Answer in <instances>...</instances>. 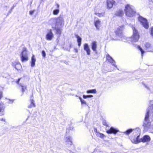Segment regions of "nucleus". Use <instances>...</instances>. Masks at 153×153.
Wrapping results in <instances>:
<instances>
[{"instance_id":"f257e3e1","label":"nucleus","mask_w":153,"mask_h":153,"mask_svg":"<svg viewBox=\"0 0 153 153\" xmlns=\"http://www.w3.org/2000/svg\"><path fill=\"white\" fill-rule=\"evenodd\" d=\"M146 111L147 112L143 125L144 127V131H145L148 130L151 125V123L149 120V114L151 117L152 120L153 121V104H150L147 108Z\"/></svg>"},{"instance_id":"f03ea898","label":"nucleus","mask_w":153,"mask_h":153,"mask_svg":"<svg viewBox=\"0 0 153 153\" xmlns=\"http://www.w3.org/2000/svg\"><path fill=\"white\" fill-rule=\"evenodd\" d=\"M49 22L52 26L54 23V26L63 27L64 23L63 15H61L58 17L52 18L49 20Z\"/></svg>"},{"instance_id":"7ed1b4c3","label":"nucleus","mask_w":153,"mask_h":153,"mask_svg":"<svg viewBox=\"0 0 153 153\" xmlns=\"http://www.w3.org/2000/svg\"><path fill=\"white\" fill-rule=\"evenodd\" d=\"M125 12L126 16L129 17H133L135 14L133 6L128 4L125 6Z\"/></svg>"},{"instance_id":"20e7f679","label":"nucleus","mask_w":153,"mask_h":153,"mask_svg":"<svg viewBox=\"0 0 153 153\" xmlns=\"http://www.w3.org/2000/svg\"><path fill=\"white\" fill-rule=\"evenodd\" d=\"M133 31V35L130 39V41L132 43L137 42L139 38V35L137 31L136 30L134 27L132 28Z\"/></svg>"},{"instance_id":"39448f33","label":"nucleus","mask_w":153,"mask_h":153,"mask_svg":"<svg viewBox=\"0 0 153 153\" xmlns=\"http://www.w3.org/2000/svg\"><path fill=\"white\" fill-rule=\"evenodd\" d=\"M21 60L22 62H24L27 61L28 59L27 51L26 48H24L22 51L20 55Z\"/></svg>"},{"instance_id":"423d86ee","label":"nucleus","mask_w":153,"mask_h":153,"mask_svg":"<svg viewBox=\"0 0 153 153\" xmlns=\"http://www.w3.org/2000/svg\"><path fill=\"white\" fill-rule=\"evenodd\" d=\"M138 20L140 22L141 24L146 29L148 28L149 25L147 20L146 19H145L141 16H140L138 18Z\"/></svg>"},{"instance_id":"0eeeda50","label":"nucleus","mask_w":153,"mask_h":153,"mask_svg":"<svg viewBox=\"0 0 153 153\" xmlns=\"http://www.w3.org/2000/svg\"><path fill=\"white\" fill-rule=\"evenodd\" d=\"M132 131H133V133H136L137 134H140V130L138 128H137L135 129H129L124 132H120L123 133L124 134L125 133L126 134H129L130 133H131Z\"/></svg>"},{"instance_id":"6e6552de","label":"nucleus","mask_w":153,"mask_h":153,"mask_svg":"<svg viewBox=\"0 0 153 153\" xmlns=\"http://www.w3.org/2000/svg\"><path fill=\"white\" fill-rule=\"evenodd\" d=\"M140 139L139 135L137 136L132 135L130 137V139L132 142L135 144H137L140 143Z\"/></svg>"},{"instance_id":"1a4fd4ad","label":"nucleus","mask_w":153,"mask_h":153,"mask_svg":"<svg viewBox=\"0 0 153 153\" xmlns=\"http://www.w3.org/2000/svg\"><path fill=\"white\" fill-rule=\"evenodd\" d=\"M123 29V26L120 27H118L117 30L115 31L116 34L118 36L122 37V32Z\"/></svg>"},{"instance_id":"9d476101","label":"nucleus","mask_w":153,"mask_h":153,"mask_svg":"<svg viewBox=\"0 0 153 153\" xmlns=\"http://www.w3.org/2000/svg\"><path fill=\"white\" fill-rule=\"evenodd\" d=\"M12 65L18 71L20 70L22 67L20 63L17 61H14L12 63Z\"/></svg>"},{"instance_id":"9b49d317","label":"nucleus","mask_w":153,"mask_h":153,"mask_svg":"<svg viewBox=\"0 0 153 153\" xmlns=\"http://www.w3.org/2000/svg\"><path fill=\"white\" fill-rule=\"evenodd\" d=\"M106 59L107 60L111 63L113 65L117 67V65L115 64V61L113 59V58L108 54L106 56Z\"/></svg>"},{"instance_id":"f8f14e48","label":"nucleus","mask_w":153,"mask_h":153,"mask_svg":"<svg viewBox=\"0 0 153 153\" xmlns=\"http://www.w3.org/2000/svg\"><path fill=\"white\" fill-rule=\"evenodd\" d=\"M118 131H119V130L118 129L111 127L110 129L106 131V132L108 134L111 133L116 134Z\"/></svg>"},{"instance_id":"ddd939ff","label":"nucleus","mask_w":153,"mask_h":153,"mask_svg":"<svg viewBox=\"0 0 153 153\" xmlns=\"http://www.w3.org/2000/svg\"><path fill=\"white\" fill-rule=\"evenodd\" d=\"M53 37V34L52 32V30H50L49 31V32L46 35V39L48 40H51Z\"/></svg>"},{"instance_id":"4468645a","label":"nucleus","mask_w":153,"mask_h":153,"mask_svg":"<svg viewBox=\"0 0 153 153\" xmlns=\"http://www.w3.org/2000/svg\"><path fill=\"white\" fill-rule=\"evenodd\" d=\"M150 140V137L147 135H145L142 138L140 139V141L141 142L143 143L148 142Z\"/></svg>"},{"instance_id":"2eb2a0df","label":"nucleus","mask_w":153,"mask_h":153,"mask_svg":"<svg viewBox=\"0 0 153 153\" xmlns=\"http://www.w3.org/2000/svg\"><path fill=\"white\" fill-rule=\"evenodd\" d=\"M61 27L60 26H52V28L53 30H56V33L57 34H58L59 35L61 33Z\"/></svg>"},{"instance_id":"dca6fc26","label":"nucleus","mask_w":153,"mask_h":153,"mask_svg":"<svg viewBox=\"0 0 153 153\" xmlns=\"http://www.w3.org/2000/svg\"><path fill=\"white\" fill-rule=\"evenodd\" d=\"M115 2V1L113 0H107V7L109 8H111Z\"/></svg>"},{"instance_id":"f3484780","label":"nucleus","mask_w":153,"mask_h":153,"mask_svg":"<svg viewBox=\"0 0 153 153\" xmlns=\"http://www.w3.org/2000/svg\"><path fill=\"white\" fill-rule=\"evenodd\" d=\"M84 49L87 53L88 55H90V54L91 50L88 44L85 43L84 45Z\"/></svg>"},{"instance_id":"a211bd4d","label":"nucleus","mask_w":153,"mask_h":153,"mask_svg":"<svg viewBox=\"0 0 153 153\" xmlns=\"http://www.w3.org/2000/svg\"><path fill=\"white\" fill-rule=\"evenodd\" d=\"M97 45L96 42L95 41L93 42L91 44V46L92 49L94 52L96 51Z\"/></svg>"},{"instance_id":"6ab92c4d","label":"nucleus","mask_w":153,"mask_h":153,"mask_svg":"<svg viewBox=\"0 0 153 153\" xmlns=\"http://www.w3.org/2000/svg\"><path fill=\"white\" fill-rule=\"evenodd\" d=\"M31 66L32 67H34L35 64L36 59L34 55H33L31 57Z\"/></svg>"},{"instance_id":"aec40b11","label":"nucleus","mask_w":153,"mask_h":153,"mask_svg":"<svg viewBox=\"0 0 153 153\" xmlns=\"http://www.w3.org/2000/svg\"><path fill=\"white\" fill-rule=\"evenodd\" d=\"M100 21L98 20L94 22V25L97 30H99L100 25Z\"/></svg>"},{"instance_id":"412c9836","label":"nucleus","mask_w":153,"mask_h":153,"mask_svg":"<svg viewBox=\"0 0 153 153\" xmlns=\"http://www.w3.org/2000/svg\"><path fill=\"white\" fill-rule=\"evenodd\" d=\"M145 46L146 48V49L148 51H150L149 50L151 47V45L149 42H146L145 44Z\"/></svg>"},{"instance_id":"4be33fe9","label":"nucleus","mask_w":153,"mask_h":153,"mask_svg":"<svg viewBox=\"0 0 153 153\" xmlns=\"http://www.w3.org/2000/svg\"><path fill=\"white\" fill-rule=\"evenodd\" d=\"M75 36L77 39V42L78 43V45L79 47L81 46V38L77 35H76Z\"/></svg>"},{"instance_id":"5701e85b","label":"nucleus","mask_w":153,"mask_h":153,"mask_svg":"<svg viewBox=\"0 0 153 153\" xmlns=\"http://www.w3.org/2000/svg\"><path fill=\"white\" fill-rule=\"evenodd\" d=\"M30 104L28 106V108H31L35 106V104L34 102V100L33 99H30Z\"/></svg>"},{"instance_id":"b1692460","label":"nucleus","mask_w":153,"mask_h":153,"mask_svg":"<svg viewBox=\"0 0 153 153\" xmlns=\"http://www.w3.org/2000/svg\"><path fill=\"white\" fill-rule=\"evenodd\" d=\"M66 145L68 146L73 144L72 141L70 138H66Z\"/></svg>"},{"instance_id":"393cba45","label":"nucleus","mask_w":153,"mask_h":153,"mask_svg":"<svg viewBox=\"0 0 153 153\" xmlns=\"http://www.w3.org/2000/svg\"><path fill=\"white\" fill-rule=\"evenodd\" d=\"M116 14L117 16H122L123 15V12L122 10H119L116 12Z\"/></svg>"},{"instance_id":"a878e982","label":"nucleus","mask_w":153,"mask_h":153,"mask_svg":"<svg viewBox=\"0 0 153 153\" xmlns=\"http://www.w3.org/2000/svg\"><path fill=\"white\" fill-rule=\"evenodd\" d=\"M97 92L96 90L95 89L90 90L87 91V93H96Z\"/></svg>"},{"instance_id":"bb28decb","label":"nucleus","mask_w":153,"mask_h":153,"mask_svg":"<svg viewBox=\"0 0 153 153\" xmlns=\"http://www.w3.org/2000/svg\"><path fill=\"white\" fill-rule=\"evenodd\" d=\"M137 48L139 50L141 53L142 56H143V55L144 53L145 52L142 49V48L139 45L137 46Z\"/></svg>"},{"instance_id":"cd10ccee","label":"nucleus","mask_w":153,"mask_h":153,"mask_svg":"<svg viewBox=\"0 0 153 153\" xmlns=\"http://www.w3.org/2000/svg\"><path fill=\"white\" fill-rule=\"evenodd\" d=\"M59 12V9H57L53 10V13L54 15H57Z\"/></svg>"},{"instance_id":"c85d7f7f","label":"nucleus","mask_w":153,"mask_h":153,"mask_svg":"<svg viewBox=\"0 0 153 153\" xmlns=\"http://www.w3.org/2000/svg\"><path fill=\"white\" fill-rule=\"evenodd\" d=\"M79 98L80 101L82 105H87L86 102L80 97H79Z\"/></svg>"},{"instance_id":"c756f323","label":"nucleus","mask_w":153,"mask_h":153,"mask_svg":"<svg viewBox=\"0 0 153 153\" xmlns=\"http://www.w3.org/2000/svg\"><path fill=\"white\" fill-rule=\"evenodd\" d=\"M93 96L91 95H84L83 96V97L84 99H86L88 98H91L93 97Z\"/></svg>"},{"instance_id":"7c9ffc66","label":"nucleus","mask_w":153,"mask_h":153,"mask_svg":"<svg viewBox=\"0 0 153 153\" xmlns=\"http://www.w3.org/2000/svg\"><path fill=\"white\" fill-rule=\"evenodd\" d=\"M15 7V6L14 5H13L11 8L10 9V10L9 11L8 13V14H7L8 15H9V14H10V13H11L12 11L14 9V8Z\"/></svg>"},{"instance_id":"2f4dec72","label":"nucleus","mask_w":153,"mask_h":153,"mask_svg":"<svg viewBox=\"0 0 153 153\" xmlns=\"http://www.w3.org/2000/svg\"><path fill=\"white\" fill-rule=\"evenodd\" d=\"M3 107V104L0 103V112L4 110Z\"/></svg>"},{"instance_id":"473e14b6","label":"nucleus","mask_w":153,"mask_h":153,"mask_svg":"<svg viewBox=\"0 0 153 153\" xmlns=\"http://www.w3.org/2000/svg\"><path fill=\"white\" fill-rule=\"evenodd\" d=\"M20 86L22 87V91L23 92L26 89V86H23L20 85Z\"/></svg>"},{"instance_id":"72a5a7b5","label":"nucleus","mask_w":153,"mask_h":153,"mask_svg":"<svg viewBox=\"0 0 153 153\" xmlns=\"http://www.w3.org/2000/svg\"><path fill=\"white\" fill-rule=\"evenodd\" d=\"M102 124L106 126H108V125H107V123L106 122V121L105 120H104L102 121Z\"/></svg>"},{"instance_id":"f704fd0d","label":"nucleus","mask_w":153,"mask_h":153,"mask_svg":"<svg viewBox=\"0 0 153 153\" xmlns=\"http://www.w3.org/2000/svg\"><path fill=\"white\" fill-rule=\"evenodd\" d=\"M42 55L43 57H45L46 56V53L45 51H42Z\"/></svg>"},{"instance_id":"c9c22d12","label":"nucleus","mask_w":153,"mask_h":153,"mask_svg":"<svg viewBox=\"0 0 153 153\" xmlns=\"http://www.w3.org/2000/svg\"><path fill=\"white\" fill-rule=\"evenodd\" d=\"M3 97V93L2 92L0 91V100L1 99L2 97Z\"/></svg>"},{"instance_id":"e433bc0d","label":"nucleus","mask_w":153,"mask_h":153,"mask_svg":"<svg viewBox=\"0 0 153 153\" xmlns=\"http://www.w3.org/2000/svg\"><path fill=\"white\" fill-rule=\"evenodd\" d=\"M97 15L100 17L103 16H104V14L103 13H98Z\"/></svg>"},{"instance_id":"4c0bfd02","label":"nucleus","mask_w":153,"mask_h":153,"mask_svg":"<svg viewBox=\"0 0 153 153\" xmlns=\"http://www.w3.org/2000/svg\"><path fill=\"white\" fill-rule=\"evenodd\" d=\"M35 11L34 10H31L30 11V15H32L33 14V13Z\"/></svg>"},{"instance_id":"58836bf2","label":"nucleus","mask_w":153,"mask_h":153,"mask_svg":"<svg viewBox=\"0 0 153 153\" xmlns=\"http://www.w3.org/2000/svg\"><path fill=\"white\" fill-rule=\"evenodd\" d=\"M93 129H94V131L93 132V133H97V129L96 128H94Z\"/></svg>"},{"instance_id":"ea45409f","label":"nucleus","mask_w":153,"mask_h":153,"mask_svg":"<svg viewBox=\"0 0 153 153\" xmlns=\"http://www.w3.org/2000/svg\"><path fill=\"white\" fill-rule=\"evenodd\" d=\"M143 84L144 86H145L146 88L148 89H149V88L148 86L146 85L144 83H143Z\"/></svg>"},{"instance_id":"a19ab883","label":"nucleus","mask_w":153,"mask_h":153,"mask_svg":"<svg viewBox=\"0 0 153 153\" xmlns=\"http://www.w3.org/2000/svg\"><path fill=\"white\" fill-rule=\"evenodd\" d=\"M151 34L153 37V27L151 28Z\"/></svg>"},{"instance_id":"79ce46f5","label":"nucleus","mask_w":153,"mask_h":153,"mask_svg":"<svg viewBox=\"0 0 153 153\" xmlns=\"http://www.w3.org/2000/svg\"><path fill=\"white\" fill-rule=\"evenodd\" d=\"M20 78L19 79H18V80L16 81V83H17V84H19V81H20Z\"/></svg>"},{"instance_id":"37998d69","label":"nucleus","mask_w":153,"mask_h":153,"mask_svg":"<svg viewBox=\"0 0 153 153\" xmlns=\"http://www.w3.org/2000/svg\"><path fill=\"white\" fill-rule=\"evenodd\" d=\"M104 136V134H100V137H103Z\"/></svg>"},{"instance_id":"c03bdc74","label":"nucleus","mask_w":153,"mask_h":153,"mask_svg":"<svg viewBox=\"0 0 153 153\" xmlns=\"http://www.w3.org/2000/svg\"><path fill=\"white\" fill-rule=\"evenodd\" d=\"M56 6H57V9H59V5L58 4H56Z\"/></svg>"},{"instance_id":"a18cd8bd","label":"nucleus","mask_w":153,"mask_h":153,"mask_svg":"<svg viewBox=\"0 0 153 153\" xmlns=\"http://www.w3.org/2000/svg\"><path fill=\"white\" fill-rule=\"evenodd\" d=\"M1 121H3V120L4 121H5V120L4 118H3L1 119Z\"/></svg>"},{"instance_id":"49530a36","label":"nucleus","mask_w":153,"mask_h":153,"mask_svg":"<svg viewBox=\"0 0 153 153\" xmlns=\"http://www.w3.org/2000/svg\"><path fill=\"white\" fill-rule=\"evenodd\" d=\"M75 51L76 52H78V50L77 49H75Z\"/></svg>"},{"instance_id":"de8ad7c7","label":"nucleus","mask_w":153,"mask_h":153,"mask_svg":"<svg viewBox=\"0 0 153 153\" xmlns=\"http://www.w3.org/2000/svg\"><path fill=\"white\" fill-rule=\"evenodd\" d=\"M70 130H72L73 129V128H72V127H70Z\"/></svg>"},{"instance_id":"09e8293b","label":"nucleus","mask_w":153,"mask_h":153,"mask_svg":"<svg viewBox=\"0 0 153 153\" xmlns=\"http://www.w3.org/2000/svg\"><path fill=\"white\" fill-rule=\"evenodd\" d=\"M29 116H28V117H27V118L26 119V120H28V118H29Z\"/></svg>"},{"instance_id":"8fccbe9b","label":"nucleus","mask_w":153,"mask_h":153,"mask_svg":"<svg viewBox=\"0 0 153 153\" xmlns=\"http://www.w3.org/2000/svg\"><path fill=\"white\" fill-rule=\"evenodd\" d=\"M7 7V6H5L4 7V8H5V7Z\"/></svg>"},{"instance_id":"3c124183","label":"nucleus","mask_w":153,"mask_h":153,"mask_svg":"<svg viewBox=\"0 0 153 153\" xmlns=\"http://www.w3.org/2000/svg\"><path fill=\"white\" fill-rule=\"evenodd\" d=\"M151 133H153V131H151Z\"/></svg>"},{"instance_id":"603ef678","label":"nucleus","mask_w":153,"mask_h":153,"mask_svg":"<svg viewBox=\"0 0 153 153\" xmlns=\"http://www.w3.org/2000/svg\"><path fill=\"white\" fill-rule=\"evenodd\" d=\"M76 97H78V96H77V95H76Z\"/></svg>"},{"instance_id":"864d4df0","label":"nucleus","mask_w":153,"mask_h":153,"mask_svg":"<svg viewBox=\"0 0 153 153\" xmlns=\"http://www.w3.org/2000/svg\"><path fill=\"white\" fill-rule=\"evenodd\" d=\"M13 102V100H11V102Z\"/></svg>"},{"instance_id":"5fc2aeb1","label":"nucleus","mask_w":153,"mask_h":153,"mask_svg":"<svg viewBox=\"0 0 153 153\" xmlns=\"http://www.w3.org/2000/svg\"><path fill=\"white\" fill-rule=\"evenodd\" d=\"M99 134H102V133H99Z\"/></svg>"},{"instance_id":"6e6d98bb","label":"nucleus","mask_w":153,"mask_h":153,"mask_svg":"<svg viewBox=\"0 0 153 153\" xmlns=\"http://www.w3.org/2000/svg\"><path fill=\"white\" fill-rule=\"evenodd\" d=\"M152 128H153V127H152Z\"/></svg>"}]
</instances>
